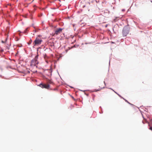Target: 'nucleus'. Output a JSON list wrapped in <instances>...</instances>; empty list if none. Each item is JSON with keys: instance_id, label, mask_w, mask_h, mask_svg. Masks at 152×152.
I'll return each instance as SVG.
<instances>
[{"instance_id": "1", "label": "nucleus", "mask_w": 152, "mask_h": 152, "mask_svg": "<svg viewBox=\"0 0 152 152\" xmlns=\"http://www.w3.org/2000/svg\"><path fill=\"white\" fill-rule=\"evenodd\" d=\"M42 36L39 35L37 36L35 40L33 43V47L40 45L42 42Z\"/></svg>"}, {"instance_id": "2", "label": "nucleus", "mask_w": 152, "mask_h": 152, "mask_svg": "<svg viewBox=\"0 0 152 152\" xmlns=\"http://www.w3.org/2000/svg\"><path fill=\"white\" fill-rule=\"evenodd\" d=\"M38 56L37 55L35 56L34 58L31 60V66H35L36 65L39 63V62L37 60L38 58Z\"/></svg>"}, {"instance_id": "3", "label": "nucleus", "mask_w": 152, "mask_h": 152, "mask_svg": "<svg viewBox=\"0 0 152 152\" xmlns=\"http://www.w3.org/2000/svg\"><path fill=\"white\" fill-rule=\"evenodd\" d=\"M39 86L42 88H45L47 89H49L50 88V85L48 84L41 83L39 85Z\"/></svg>"}, {"instance_id": "4", "label": "nucleus", "mask_w": 152, "mask_h": 152, "mask_svg": "<svg viewBox=\"0 0 152 152\" xmlns=\"http://www.w3.org/2000/svg\"><path fill=\"white\" fill-rule=\"evenodd\" d=\"M129 31L127 28H124L123 30V35L124 36H126L129 33Z\"/></svg>"}, {"instance_id": "5", "label": "nucleus", "mask_w": 152, "mask_h": 152, "mask_svg": "<svg viewBox=\"0 0 152 152\" xmlns=\"http://www.w3.org/2000/svg\"><path fill=\"white\" fill-rule=\"evenodd\" d=\"M62 29L61 28H59L57 29L55 31V34L57 35L60 34L62 31Z\"/></svg>"}, {"instance_id": "6", "label": "nucleus", "mask_w": 152, "mask_h": 152, "mask_svg": "<svg viewBox=\"0 0 152 152\" xmlns=\"http://www.w3.org/2000/svg\"><path fill=\"white\" fill-rule=\"evenodd\" d=\"M44 57L45 60V61L47 63H48V61L47 60V59L48 58V57L47 56L46 54L44 55Z\"/></svg>"}, {"instance_id": "7", "label": "nucleus", "mask_w": 152, "mask_h": 152, "mask_svg": "<svg viewBox=\"0 0 152 152\" xmlns=\"http://www.w3.org/2000/svg\"><path fill=\"white\" fill-rule=\"evenodd\" d=\"M48 82L50 84H52L53 83V82L52 80H48Z\"/></svg>"}, {"instance_id": "8", "label": "nucleus", "mask_w": 152, "mask_h": 152, "mask_svg": "<svg viewBox=\"0 0 152 152\" xmlns=\"http://www.w3.org/2000/svg\"><path fill=\"white\" fill-rule=\"evenodd\" d=\"M32 42V40L31 39L29 40V42L28 43V45L30 44Z\"/></svg>"}, {"instance_id": "9", "label": "nucleus", "mask_w": 152, "mask_h": 152, "mask_svg": "<svg viewBox=\"0 0 152 152\" xmlns=\"http://www.w3.org/2000/svg\"><path fill=\"white\" fill-rule=\"evenodd\" d=\"M149 129L151 130L152 131V127H150Z\"/></svg>"}, {"instance_id": "10", "label": "nucleus", "mask_w": 152, "mask_h": 152, "mask_svg": "<svg viewBox=\"0 0 152 152\" xmlns=\"http://www.w3.org/2000/svg\"><path fill=\"white\" fill-rule=\"evenodd\" d=\"M8 35H7V37L6 38V39H5L6 41H7V38H8Z\"/></svg>"}, {"instance_id": "11", "label": "nucleus", "mask_w": 152, "mask_h": 152, "mask_svg": "<svg viewBox=\"0 0 152 152\" xmlns=\"http://www.w3.org/2000/svg\"><path fill=\"white\" fill-rule=\"evenodd\" d=\"M124 100H125V101L126 102H128V103H129V102H128V101L126 100L125 99Z\"/></svg>"}, {"instance_id": "12", "label": "nucleus", "mask_w": 152, "mask_h": 152, "mask_svg": "<svg viewBox=\"0 0 152 152\" xmlns=\"http://www.w3.org/2000/svg\"><path fill=\"white\" fill-rule=\"evenodd\" d=\"M2 42L3 43H4V42L3 41H2Z\"/></svg>"}, {"instance_id": "13", "label": "nucleus", "mask_w": 152, "mask_h": 152, "mask_svg": "<svg viewBox=\"0 0 152 152\" xmlns=\"http://www.w3.org/2000/svg\"><path fill=\"white\" fill-rule=\"evenodd\" d=\"M66 52H67V51H68V50H66Z\"/></svg>"}, {"instance_id": "14", "label": "nucleus", "mask_w": 152, "mask_h": 152, "mask_svg": "<svg viewBox=\"0 0 152 152\" xmlns=\"http://www.w3.org/2000/svg\"><path fill=\"white\" fill-rule=\"evenodd\" d=\"M3 50H1V52H3Z\"/></svg>"}, {"instance_id": "15", "label": "nucleus", "mask_w": 152, "mask_h": 152, "mask_svg": "<svg viewBox=\"0 0 152 152\" xmlns=\"http://www.w3.org/2000/svg\"><path fill=\"white\" fill-rule=\"evenodd\" d=\"M70 48H69V49L70 50Z\"/></svg>"}]
</instances>
